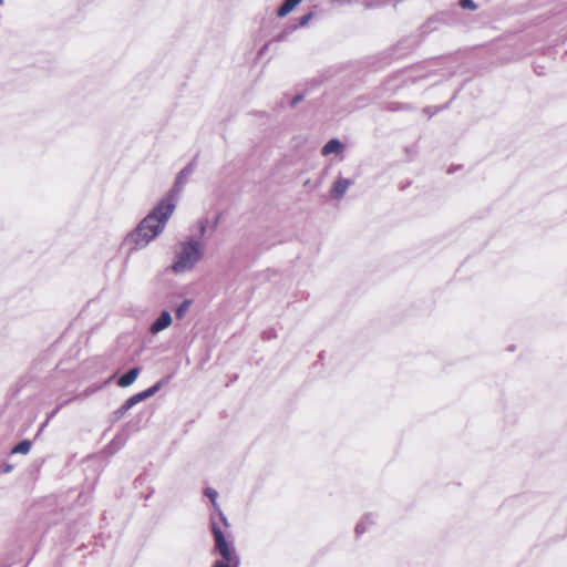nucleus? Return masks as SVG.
<instances>
[{"instance_id": "obj_10", "label": "nucleus", "mask_w": 567, "mask_h": 567, "mask_svg": "<svg viewBox=\"0 0 567 567\" xmlns=\"http://www.w3.org/2000/svg\"><path fill=\"white\" fill-rule=\"evenodd\" d=\"M138 374H140L138 368L131 369L127 373H125L117 380V385L121 388L130 386L131 384H133L135 382Z\"/></svg>"}, {"instance_id": "obj_13", "label": "nucleus", "mask_w": 567, "mask_h": 567, "mask_svg": "<svg viewBox=\"0 0 567 567\" xmlns=\"http://www.w3.org/2000/svg\"><path fill=\"white\" fill-rule=\"evenodd\" d=\"M30 449H31V442L28 440H23L12 449L11 453L12 454H28L30 452Z\"/></svg>"}, {"instance_id": "obj_23", "label": "nucleus", "mask_w": 567, "mask_h": 567, "mask_svg": "<svg viewBox=\"0 0 567 567\" xmlns=\"http://www.w3.org/2000/svg\"><path fill=\"white\" fill-rule=\"evenodd\" d=\"M48 422H49V420H47V421L44 422V424L42 425V429H43L45 425H48Z\"/></svg>"}, {"instance_id": "obj_14", "label": "nucleus", "mask_w": 567, "mask_h": 567, "mask_svg": "<svg viewBox=\"0 0 567 567\" xmlns=\"http://www.w3.org/2000/svg\"><path fill=\"white\" fill-rule=\"evenodd\" d=\"M190 303L192 301L190 300H185L183 301L176 309V317L178 319H182L185 313L188 311L189 307H190Z\"/></svg>"}, {"instance_id": "obj_24", "label": "nucleus", "mask_w": 567, "mask_h": 567, "mask_svg": "<svg viewBox=\"0 0 567 567\" xmlns=\"http://www.w3.org/2000/svg\"><path fill=\"white\" fill-rule=\"evenodd\" d=\"M2 3H3V0H0V4H2Z\"/></svg>"}, {"instance_id": "obj_15", "label": "nucleus", "mask_w": 567, "mask_h": 567, "mask_svg": "<svg viewBox=\"0 0 567 567\" xmlns=\"http://www.w3.org/2000/svg\"><path fill=\"white\" fill-rule=\"evenodd\" d=\"M207 224H208V219L207 218H200L197 221V231H198V236L199 237H203L205 235Z\"/></svg>"}, {"instance_id": "obj_4", "label": "nucleus", "mask_w": 567, "mask_h": 567, "mask_svg": "<svg viewBox=\"0 0 567 567\" xmlns=\"http://www.w3.org/2000/svg\"><path fill=\"white\" fill-rule=\"evenodd\" d=\"M193 172L194 168L190 165L184 167L178 173L172 189L159 202H166V204H172L175 209L178 196L182 193L185 184L187 183L188 177L193 174Z\"/></svg>"}, {"instance_id": "obj_20", "label": "nucleus", "mask_w": 567, "mask_h": 567, "mask_svg": "<svg viewBox=\"0 0 567 567\" xmlns=\"http://www.w3.org/2000/svg\"><path fill=\"white\" fill-rule=\"evenodd\" d=\"M12 470H13V466L11 464H4L3 465V472L4 473H10V472H12Z\"/></svg>"}, {"instance_id": "obj_9", "label": "nucleus", "mask_w": 567, "mask_h": 567, "mask_svg": "<svg viewBox=\"0 0 567 567\" xmlns=\"http://www.w3.org/2000/svg\"><path fill=\"white\" fill-rule=\"evenodd\" d=\"M342 151H343V144L339 140L332 138L322 147L321 154L323 156H328L331 154H339Z\"/></svg>"}, {"instance_id": "obj_21", "label": "nucleus", "mask_w": 567, "mask_h": 567, "mask_svg": "<svg viewBox=\"0 0 567 567\" xmlns=\"http://www.w3.org/2000/svg\"><path fill=\"white\" fill-rule=\"evenodd\" d=\"M301 95H297L296 97H293L292 100V105H295L296 103H298L300 100H301Z\"/></svg>"}, {"instance_id": "obj_8", "label": "nucleus", "mask_w": 567, "mask_h": 567, "mask_svg": "<svg viewBox=\"0 0 567 567\" xmlns=\"http://www.w3.org/2000/svg\"><path fill=\"white\" fill-rule=\"evenodd\" d=\"M205 495L210 499L215 511L219 516L220 523L224 525V527H228V520L217 503L218 493L215 489L208 487L205 489Z\"/></svg>"}, {"instance_id": "obj_18", "label": "nucleus", "mask_w": 567, "mask_h": 567, "mask_svg": "<svg viewBox=\"0 0 567 567\" xmlns=\"http://www.w3.org/2000/svg\"><path fill=\"white\" fill-rule=\"evenodd\" d=\"M128 411V409H124V404H122L115 412H114V419L120 420L122 419L125 413Z\"/></svg>"}, {"instance_id": "obj_22", "label": "nucleus", "mask_w": 567, "mask_h": 567, "mask_svg": "<svg viewBox=\"0 0 567 567\" xmlns=\"http://www.w3.org/2000/svg\"><path fill=\"white\" fill-rule=\"evenodd\" d=\"M217 223H218V217H216V218H215V220H214V223H213V228H215V227H216Z\"/></svg>"}, {"instance_id": "obj_7", "label": "nucleus", "mask_w": 567, "mask_h": 567, "mask_svg": "<svg viewBox=\"0 0 567 567\" xmlns=\"http://www.w3.org/2000/svg\"><path fill=\"white\" fill-rule=\"evenodd\" d=\"M172 321H173V319H172V315L169 313V311L164 310V311H162L159 317L152 323L150 331L153 334H157L158 332L168 328L172 324Z\"/></svg>"}, {"instance_id": "obj_12", "label": "nucleus", "mask_w": 567, "mask_h": 567, "mask_svg": "<svg viewBox=\"0 0 567 567\" xmlns=\"http://www.w3.org/2000/svg\"><path fill=\"white\" fill-rule=\"evenodd\" d=\"M374 524V518L372 515H365L362 517V519L355 526V533L357 535L363 534L365 530H368L369 526Z\"/></svg>"}, {"instance_id": "obj_1", "label": "nucleus", "mask_w": 567, "mask_h": 567, "mask_svg": "<svg viewBox=\"0 0 567 567\" xmlns=\"http://www.w3.org/2000/svg\"><path fill=\"white\" fill-rule=\"evenodd\" d=\"M174 214V207L166 202H158L156 206L128 231L121 243V250L127 256L146 248L165 229L168 219Z\"/></svg>"}, {"instance_id": "obj_17", "label": "nucleus", "mask_w": 567, "mask_h": 567, "mask_svg": "<svg viewBox=\"0 0 567 567\" xmlns=\"http://www.w3.org/2000/svg\"><path fill=\"white\" fill-rule=\"evenodd\" d=\"M313 18V13L312 12H309L305 16H302L300 19H299V25L300 27H305L309 23V21Z\"/></svg>"}, {"instance_id": "obj_5", "label": "nucleus", "mask_w": 567, "mask_h": 567, "mask_svg": "<svg viewBox=\"0 0 567 567\" xmlns=\"http://www.w3.org/2000/svg\"><path fill=\"white\" fill-rule=\"evenodd\" d=\"M353 179L339 176L331 185L330 196L332 199L340 200L348 189L353 185Z\"/></svg>"}, {"instance_id": "obj_2", "label": "nucleus", "mask_w": 567, "mask_h": 567, "mask_svg": "<svg viewBox=\"0 0 567 567\" xmlns=\"http://www.w3.org/2000/svg\"><path fill=\"white\" fill-rule=\"evenodd\" d=\"M204 243L198 238H189L181 241L174 249V261L171 270L175 274L190 271L203 258Z\"/></svg>"}, {"instance_id": "obj_19", "label": "nucleus", "mask_w": 567, "mask_h": 567, "mask_svg": "<svg viewBox=\"0 0 567 567\" xmlns=\"http://www.w3.org/2000/svg\"><path fill=\"white\" fill-rule=\"evenodd\" d=\"M276 278H277V272L276 271H274V270L267 271L266 279H268V280H276Z\"/></svg>"}, {"instance_id": "obj_3", "label": "nucleus", "mask_w": 567, "mask_h": 567, "mask_svg": "<svg viewBox=\"0 0 567 567\" xmlns=\"http://www.w3.org/2000/svg\"><path fill=\"white\" fill-rule=\"evenodd\" d=\"M210 530L214 537V554L219 555L212 567H239L240 558L233 542L227 540L221 526L212 518Z\"/></svg>"}, {"instance_id": "obj_16", "label": "nucleus", "mask_w": 567, "mask_h": 567, "mask_svg": "<svg viewBox=\"0 0 567 567\" xmlns=\"http://www.w3.org/2000/svg\"><path fill=\"white\" fill-rule=\"evenodd\" d=\"M460 4L463 9L475 10L476 6L473 0H461Z\"/></svg>"}, {"instance_id": "obj_6", "label": "nucleus", "mask_w": 567, "mask_h": 567, "mask_svg": "<svg viewBox=\"0 0 567 567\" xmlns=\"http://www.w3.org/2000/svg\"><path fill=\"white\" fill-rule=\"evenodd\" d=\"M161 386H162V382H157L154 385H152L151 388H148L137 394L132 395L123 403L124 409L131 410L137 403L153 396L161 389Z\"/></svg>"}, {"instance_id": "obj_11", "label": "nucleus", "mask_w": 567, "mask_h": 567, "mask_svg": "<svg viewBox=\"0 0 567 567\" xmlns=\"http://www.w3.org/2000/svg\"><path fill=\"white\" fill-rule=\"evenodd\" d=\"M301 0H285L282 6L278 9L277 16L279 18H284L287 14H289L299 3Z\"/></svg>"}]
</instances>
